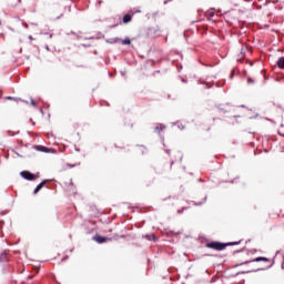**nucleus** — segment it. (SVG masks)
Here are the masks:
<instances>
[{
    "label": "nucleus",
    "instance_id": "nucleus-14",
    "mask_svg": "<svg viewBox=\"0 0 284 284\" xmlns=\"http://www.w3.org/2000/svg\"><path fill=\"white\" fill-rule=\"evenodd\" d=\"M31 105H37V102H34V100H31Z\"/></svg>",
    "mask_w": 284,
    "mask_h": 284
},
{
    "label": "nucleus",
    "instance_id": "nucleus-15",
    "mask_svg": "<svg viewBox=\"0 0 284 284\" xmlns=\"http://www.w3.org/2000/svg\"><path fill=\"white\" fill-rule=\"evenodd\" d=\"M155 130H159L160 132H161V130H163L162 128H159V126H156V129Z\"/></svg>",
    "mask_w": 284,
    "mask_h": 284
},
{
    "label": "nucleus",
    "instance_id": "nucleus-8",
    "mask_svg": "<svg viewBox=\"0 0 284 284\" xmlns=\"http://www.w3.org/2000/svg\"><path fill=\"white\" fill-rule=\"evenodd\" d=\"M261 261H264L265 263H270V258H267V257H256V258L251 260V261L245 262V263H258Z\"/></svg>",
    "mask_w": 284,
    "mask_h": 284
},
{
    "label": "nucleus",
    "instance_id": "nucleus-10",
    "mask_svg": "<svg viewBox=\"0 0 284 284\" xmlns=\"http://www.w3.org/2000/svg\"><path fill=\"white\" fill-rule=\"evenodd\" d=\"M130 21H132V14L126 13V14L122 18V22H123V23H130Z\"/></svg>",
    "mask_w": 284,
    "mask_h": 284
},
{
    "label": "nucleus",
    "instance_id": "nucleus-1",
    "mask_svg": "<svg viewBox=\"0 0 284 284\" xmlns=\"http://www.w3.org/2000/svg\"><path fill=\"white\" fill-rule=\"evenodd\" d=\"M241 242H230V243H221V242H211L206 244V247L210 250H216L217 252H223L225 247H229V245H239Z\"/></svg>",
    "mask_w": 284,
    "mask_h": 284
},
{
    "label": "nucleus",
    "instance_id": "nucleus-13",
    "mask_svg": "<svg viewBox=\"0 0 284 284\" xmlns=\"http://www.w3.org/2000/svg\"><path fill=\"white\" fill-rule=\"evenodd\" d=\"M247 83L254 84V80H253L252 78H248V79H247Z\"/></svg>",
    "mask_w": 284,
    "mask_h": 284
},
{
    "label": "nucleus",
    "instance_id": "nucleus-11",
    "mask_svg": "<svg viewBox=\"0 0 284 284\" xmlns=\"http://www.w3.org/2000/svg\"><path fill=\"white\" fill-rule=\"evenodd\" d=\"M277 68H280L281 70H284V57L277 60Z\"/></svg>",
    "mask_w": 284,
    "mask_h": 284
},
{
    "label": "nucleus",
    "instance_id": "nucleus-3",
    "mask_svg": "<svg viewBox=\"0 0 284 284\" xmlns=\"http://www.w3.org/2000/svg\"><path fill=\"white\" fill-rule=\"evenodd\" d=\"M64 190L69 194H77V186H74V183H72V181L69 184L64 185Z\"/></svg>",
    "mask_w": 284,
    "mask_h": 284
},
{
    "label": "nucleus",
    "instance_id": "nucleus-4",
    "mask_svg": "<svg viewBox=\"0 0 284 284\" xmlns=\"http://www.w3.org/2000/svg\"><path fill=\"white\" fill-rule=\"evenodd\" d=\"M94 241H97V243H108V241H112V239L104 237V236H101V235H95Z\"/></svg>",
    "mask_w": 284,
    "mask_h": 284
},
{
    "label": "nucleus",
    "instance_id": "nucleus-9",
    "mask_svg": "<svg viewBox=\"0 0 284 284\" xmlns=\"http://www.w3.org/2000/svg\"><path fill=\"white\" fill-rule=\"evenodd\" d=\"M119 41H121L122 45H130L132 43L130 38H126L124 40H121V39L118 38V39L114 40V43H119Z\"/></svg>",
    "mask_w": 284,
    "mask_h": 284
},
{
    "label": "nucleus",
    "instance_id": "nucleus-2",
    "mask_svg": "<svg viewBox=\"0 0 284 284\" xmlns=\"http://www.w3.org/2000/svg\"><path fill=\"white\" fill-rule=\"evenodd\" d=\"M20 175L27 181H37V179H39V174L34 175L30 171H22Z\"/></svg>",
    "mask_w": 284,
    "mask_h": 284
},
{
    "label": "nucleus",
    "instance_id": "nucleus-16",
    "mask_svg": "<svg viewBox=\"0 0 284 284\" xmlns=\"http://www.w3.org/2000/svg\"><path fill=\"white\" fill-rule=\"evenodd\" d=\"M1 37H3V34L0 33V39H1Z\"/></svg>",
    "mask_w": 284,
    "mask_h": 284
},
{
    "label": "nucleus",
    "instance_id": "nucleus-7",
    "mask_svg": "<svg viewBox=\"0 0 284 284\" xmlns=\"http://www.w3.org/2000/svg\"><path fill=\"white\" fill-rule=\"evenodd\" d=\"M48 183V180L42 181L40 184L37 185V187L33 191V194H39V191L45 186V184Z\"/></svg>",
    "mask_w": 284,
    "mask_h": 284
},
{
    "label": "nucleus",
    "instance_id": "nucleus-6",
    "mask_svg": "<svg viewBox=\"0 0 284 284\" xmlns=\"http://www.w3.org/2000/svg\"><path fill=\"white\" fill-rule=\"evenodd\" d=\"M48 183V180L42 181L40 184L37 185V187L33 191V194H39V191L45 186V184Z\"/></svg>",
    "mask_w": 284,
    "mask_h": 284
},
{
    "label": "nucleus",
    "instance_id": "nucleus-5",
    "mask_svg": "<svg viewBox=\"0 0 284 284\" xmlns=\"http://www.w3.org/2000/svg\"><path fill=\"white\" fill-rule=\"evenodd\" d=\"M36 150H38V152H45V153H48V152H54L53 149H48L47 146H43V145H37V146H36Z\"/></svg>",
    "mask_w": 284,
    "mask_h": 284
},
{
    "label": "nucleus",
    "instance_id": "nucleus-12",
    "mask_svg": "<svg viewBox=\"0 0 284 284\" xmlns=\"http://www.w3.org/2000/svg\"><path fill=\"white\" fill-rule=\"evenodd\" d=\"M146 239L149 240V241H155V239H156V236H154V234H151V235H146Z\"/></svg>",
    "mask_w": 284,
    "mask_h": 284
}]
</instances>
